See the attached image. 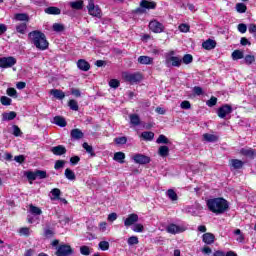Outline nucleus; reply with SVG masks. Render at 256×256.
Segmentation results:
<instances>
[{"instance_id": "nucleus-1", "label": "nucleus", "mask_w": 256, "mask_h": 256, "mask_svg": "<svg viewBox=\"0 0 256 256\" xmlns=\"http://www.w3.org/2000/svg\"><path fill=\"white\" fill-rule=\"evenodd\" d=\"M28 36L32 45L39 51H47V49H49V41L47 40L45 33L40 30H34L30 32Z\"/></svg>"}, {"instance_id": "nucleus-2", "label": "nucleus", "mask_w": 256, "mask_h": 256, "mask_svg": "<svg viewBox=\"0 0 256 256\" xmlns=\"http://www.w3.org/2000/svg\"><path fill=\"white\" fill-rule=\"evenodd\" d=\"M206 205L211 213L216 215H221L229 209V203L223 197L208 199Z\"/></svg>"}, {"instance_id": "nucleus-3", "label": "nucleus", "mask_w": 256, "mask_h": 256, "mask_svg": "<svg viewBox=\"0 0 256 256\" xmlns=\"http://www.w3.org/2000/svg\"><path fill=\"white\" fill-rule=\"evenodd\" d=\"M151 9H157V2L141 0L140 7L134 9L132 13H134V15H143L144 13H147V10L150 11Z\"/></svg>"}, {"instance_id": "nucleus-4", "label": "nucleus", "mask_w": 256, "mask_h": 256, "mask_svg": "<svg viewBox=\"0 0 256 256\" xmlns=\"http://www.w3.org/2000/svg\"><path fill=\"white\" fill-rule=\"evenodd\" d=\"M122 79L126 83H130V85H134V83H141V81H143V74H141V72H135V73L123 72Z\"/></svg>"}, {"instance_id": "nucleus-5", "label": "nucleus", "mask_w": 256, "mask_h": 256, "mask_svg": "<svg viewBox=\"0 0 256 256\" xmlns=\"http://www.w3.org/2000/svg\"><path fill=\"white\" fill-rule=\"evenodd\" d=\"M25 177H27L28 181H36V179H47V171L45 170H35L26 171L24 173Z\"/></svg>"}, {"instance_id": "nucleus-6", "label": "nucleus", "mask_w": 256, "mask_h": 256, "mask_svg": "<svg viewBox=\"0 0 256 256\" xmlns=\"http://www.w3.org/2000/svg\"><path fill=\"white\" fill-rule=\"evenodd\" d=\"M164 64L168 68L181 67V65L183 64V60H181V58H179L178 56H166Z\"/></svg>"}, {"instance_id": "nucleus-7", "label": "nucleus", "mask_w": 256, "mask_h": 256, "mask_svg": "<svg viewBox=\"0 0 256 256\" xmlns=\"http://www.w3.org/2000/svg\"><path fill=\"white\" fill-rule=\"evenodd\" d=\"M17 65V59L13 56L1 57L0 58V67L1 69H9Z\"/></svg>"}, {"instance_id": "nucleus-8", "label": "nucleus", "mask_w": 256, "mask_h": 256, "mask_svg": "<svg viewBox=\"0 0 256 256\" xmlns=\"http://www.w3.org/2000/svg\"><path fill=\"white\" fill-rule=\"evenodd\" d=\"M86 7L89 15L101 18V8H99L98 5L95 6V0H88V5Z\"/></svg>"}, {"instance_id": "nucleus-9", "label": "nucleus", "mask_w": 256, "mask_h": 256, "mask_svg": "<svg viewBox=\"0 0 256 256\" xmlns=\"http://www.w3.org/2000/svg\"><path fill=\"white\" fill-rule=\"evenodd\" d=\"M56 256H70L73 255V248L69 244H61L58 246Z\"/></svg>"}, {"instance_id": "nucleus-10", "label": "nucleus", "mask_w": 256, "mask_h": 256, "mask_svg": "<svg viewBox=\"0 0 256 256\" xmlns=\"http://www.w3.org/2000/svg\"><path fill=\"white\" fill-rule=\"evenodd\" d=\"M148 27L152 33H163L165 31V26L157 20L150 21Z\"/></svg>"}, {"instance_id": "nucleus-11", "label": "nucleus", "mask_w": 256, "mask_h": 256, "mask_svg": "<svg viewBox=\"0 0 256 256\" xmlns=\"http://www.w3.org/2000/svg\"><path fill=\"white\" fill-rule=\"evenodd\" d=\"M218 117L220 119H225L227 115L233 113V107L229 104H224L220 108H218Z\"/></svg>"}, {"instance_id": "nucleus-12", "label": "nucleus", "mask_w": 256, "mask_h": 256, "mask_svg": "<svg viewBox=\"0 0 256 256\" xmlns=\"http://www.w3.org/2000/svg\"><path fill=\"white\" fill-rule=\"evenodd\" d=\"M133 160L138 165H148V163H151V157L143 154H135Z\"/></svg>"}, {"instance_id": "nucleus-13", "label": "nucleus", "mask_w": 256, "mask_h": 256, "mask_svg": "<svg viewBox=\"0 0 256 256\" xmlns=\"http://www.w3.org/2000/svg\"><path fill=\"white\" fill-rule=\"evenodd\" d=\"M139 221V215L136 213L129 214L128 217L124 220L125 227H131V225H135Z\"/></svg>"}, {"instance_id": "nucleus-14", "label": "nucleus", "mask_w": 256, "mask_h": 256, "mask_svg": "<svg viewBox=\"0 0 256 256\" xmlns=\"http://www.w3.org/2000/svg\"><path fill=\"white\" fill-rule=\"evenodd\" d=\"M166 231H167V233H170L171 235H177V233H183V231H185V229L178 226L177 224L172 223L166 227Z\"/></svg>"}, {"instance_id": "nucleus-15", "label": "nucleus", "mask_w": 256, "mask_h": 256, "mask_svg": "<svg viewBox=\"0 0 256 256\" xmlns=\"http://www.w3.org/2000/svg\"><path fill=\"white\" fill-rule=\"evenodd\" d=\"M202 241L206 245H213V243H215V234L211 232L204 233L202 235Z\"/></svg>"}, {"instance_id": "nucleus-16", "label": "nucleus", "mask_w": 256, "mask_h": 256, "mask_svg": "<svg viewBox=\"0 0 256 256\" xmlns=\"http://www.w3.org/2000/svg\"><path fill=\"white\" fill-rule=\"evenodd\" d=\"M202 47L206 51H211V50H213V49H215L217 47V41L209 38V39H207L206 41H204L202 43Z\"/></svg>"}, {"instance_id": "nucleus-17", "label": "nucleus", "mask_w": 256, "mask_h": 256, "mask_svg": "<svg viewBox=\"0 0 256 256\" xmlns=\"http://www.w3.org/2000/svg\"><path fill=\"white\" fill-rule=\"evenodd\" d=\"M51 153L60 157L61 155H65V153H67V148H65L63 145L54 146L51 149Z\"/></svg>"}, {"instance_id": "nucleus-18", "label": "nucleus", "mask_w": 256, "mask_h": 256, "mask_svg": "<svg viewBox=\"0 0 256 256\" xmlns=\"http://www.w3.org/2000/svg\"><path fill=\"white\" fill-rule=\"evenodd\" d=\"M70 136L75 141H79V139H83V137H85V134L83 133V131H81V129L75 128L71 130Z\"/></svg>"}, {"instance_id": "nucleus-19", "label": "nucleus", "mask_w": 256, "mask_h": 256, "mask_svg": "<svg viewBox=\"0 0 256 256\" xmlns=\"http://www.w3.org/2000/svg\"><path fill=\"white\" fill-rule=\"evenodd\" d=\"M50 95H53V97L59 101H63V99H65V92H63L61 89L50 90Z\"/></svg>"}, {"instance_id": "nucleus-20", "label": "nucleus", "mask_w": 256, "mask_h": 256, "mask_svg": "<svg viewBox=\"0 0 256 256\" xmlns=\"http://www.w3.org/2000/svg\"><path fill=\"white\" fill-rule=\"evenodd\" d=\"M77 67L80 71H89V69H91V64L85 59H80L77 62Z\"/></svg>"}, {"instance_id": "nucleus-21", "label": "nucleus", "mask_w": 256, "mask_h": 256, "mask_svg": "<svg viewBox=\"0 0 256 256\" xmlns=\"http://www.w3.org/2000/svg\"><path fill=\"white\" fill-rule=\"evenodd\" d=\"M46 15H61V9L55 6H49L44 9Z\"/></svg>"}, {"instance_id": "nucleus-22", "label": "nucleus", "mask_w": 256, "mask_h": 256, "mask_svg": "<svg viewBox=\"0 0 256 256\" xmlns=\"http://www.w3.org/2000/svg\"><path fill=\"white\" fill-rule=\"evenodd\" d=\"M14 19L15 21H23L24 23H29L30 21L29 14L27 13H16Z\"/></svg>"}, {"instance_id": "nucleus-23", "label": "nucleus", "mask_w": 256, "mask_h": 256, "mask_svg": "<svg viewBox=\"0 0 256 256\" xmlns=\"http://www.w3.org/2000/svg\"><path fill=\"white\" fill-rule=\"evenodd\" d=\"M129 118L133 127H139V125H141V118L139 117V114H130Z\"/></svg>"}, {"instance_id": "nucleus-24", "label": "nucleus", "mask_w": 256, "mask_h": 256, "mask_svg": "<svg viewBox=\"0 0 256 256\" xmlns=\"http://www.w3.org/2000/svg\"><path fill=\"white\" fill-rule=\"evenodd\" d=\"M138 63L140 65H153V58L149 56H140L138 57Z\"/></svg>"}, {"instance_id": "nucleus-25", "label": "nucleus", "mask_w": 256, "mask_h": 256, "mask_svg": "<svg viewBox=\"0 0 256 256\" xmlns=\"http://www.w3.org/2000/svg\"><path fill=\"white\" fill-rule=\"evenodd\" d=\"M245 165V162L239 159H231L230 160V167H233L234 169H243V166Z\"/></svg>"}, {"instance_id": "nucleus-26", "label": "nucleus", "mask_w": 256, "mask_h": 256, "mask_svg": "<svg viewBox=\"0 0 256 256\" xmlns=\"http://www.w3.org/2000/svg\"><path fill=\"white\" fill-rule=\"evenodd\" d=\"M203 137L208 143H217L219 141V136L215 134L205 133Z\"/></svg>"}, {"instance_id": "nucleus-27", "label": "nucleus", "mask_w": 256, "mask_h": 256, "mask_svg": "<svg viewBox=\"0 0 256 256\" xmlns=\"http://www.w3.org/2000/svg\"><path fill=\"white\" fill-rule=\"evenodd\" d=\"M158 155L160 157H169V146L163 145L158 148Z\"/></svg>"}, {"instance_id": "nucleus-28", "label": "nucleus", "mask_w": 256, "mask_h": 256, "mask_svg": "<svg viewBox=\"0 0 256 256\" xmlns=\"http://www.w3.org/2000/svg\"><path fill=\"white\" fill-rule=\"evenodd\" d=\"M141 137L144 141H153V139H155V133L152 131H144L141 133Z\"/></svg>"}, {"instance_id": "nucleus-29", "label": "nucleus", "mask_w": 256, "mask_h": 256, "mask_svg": "<svg viewBox=\"0 0 256 256\" xmlns=\"http://www.w3.org/2000/svg\"><path fill=\"white\" fill-rule=\"evenodd\" d=\"M64 175H65L66 179H68L69 181H75V179H77L75 172L73 170H71V168H66Z\"/></svg>"}, {"instance_id": "nucleus-30", "label": "nucleus", "mask_w": 256, "mask_h": 256, "mask_svg": "<svg viewBox=\"0 0 256 256\" xmlns=\"http://www.w3.org/2000/svg\"><path fill=\"white\" fill-rule=\"evenodd\" d=\"M17 117V112L10 111L8 113L2 114L3 121H13Z\"/></svg>"}, {"instance_id": "nucleus-31", "label": "nucleus", "mask_w": 256, "mask_h": 256, "mask_svg": "<svg viewBox=\"0 0 256 256\" xmlns=\"http://www.w3.org/2000/svg\"><path fill=\"white\" fill-rule=\"evenodd\" d=\"M54 123L58 125V127H67V121L62 116H55Z\"/></svg>"}, {"instance_id": "nucleus-32", "label": "nucleus", "mask_w": 256, "mask_h": 256, "mask_svg": "<svg viewBox=\"0 0 256 256\" xmlns=\"http://www.w3.org/2000/svg\"><path fill=\"white\" fill-rule=\"evenodd\" d=\"M16 31L17 33H20V35H25V33H27V22H22L16 25Z\"/></svg>"}, {"instance_id": "nucleus-33", "label": "nucleus", "mask_w": 256, "mask_h": 256, "mask_svg": "<svg viewBox=\"0 0 256 256\" xmlns=\"http://www.w3.org/2000/svg\"><path fill=\"white\" fill-rule=\"evenodd\" d=\"M114 161L118 163H125V153L123 152H116L113 157Z\"/></svg>"}, {"instance_id": "nucleus-34", "label": "nucleus", "mask_w": 256, "mask_h": 256, "mask_svg": "<svg viewBox=\"0 0 256 256\" xmlns=\"http://www.w3.org/2000/svg\"><path fill=\"white\" fill-rule=\"evenodd\" d=\"M68 107L71 109V111H79V103L75 99L68 101Z\"/></svg>"}, {"instance_id": "nucleus-35", "label": "nucleus", "mask_w": 256, "mask_h": 256, "mask_svg": "<svg viewBox=\"0 0 256 256\" xmlns=\"http://www.w3.org/2000/svg\"><path fill=\"white\" fill-rule=\"evenodd\" d=\"M83 149H85L86 152L89 153V155H91V157H95V151L93 150V146L89 145V143L84 142L82 144Z\"/></svg>"}, {"instance_id": "nucleus-36", "label": "nucleus", "mask_w": 256, "mask_h": 256, "mask_svg": "<svg viewBox=\"0 0 256 256\" xmlns=\"http://www.w3.org/2000/svg\"><path fill=\"white\" fill-rule=\"evenodd\" d=\"M156 143H158V144H164V145H169V143H171V141H169V138H167V136L161 134V135H159V137L157 138Z\"/></svg>"}, {"instance_id": "nucleus-37", "label": "nucleus", "mask_w": 256, "mask_h": 256, "mask_svg": "<svg viewBox=\"0 0 256 256\" xmlns=\"http://www.w3.org/2000/svg\"><path fill=\"white\" fill-rule=\"evenodd\" d=\"M70 6L72 9H76L77 11H80V9H83V0H77L70 3Z\"/></svg>"}, {"instance_id": "nucleus-38", "label": "nucleus", "mask_w": 256, "mask_h": 256, "mask_svg": "<svg viewBox=\"0 0 256 256\" xmlns=\"http://www.w3.org/2000/svg\"><path fill=\"white\" fill-rule=\"evenodd\" d=\"M243 57H244V54H243V51L241 50H234L232 52V59L234 61H238V59H243Z\"/></svg>"}, {"instance_id": "nucleus-39", "label": "nucleus", "mask_w": 256, "mask_h": 256, "mask_svg": "<svg viewBox=\"0 0 256 256\" xmlns=\"http://www.w3.org/2000/svg\"><path fill=\"white\" fill-rule=\"evenodd\" d=\"M52 29L56 33H61L63 31H65V25H63L61 23H54L53 26H52Z\"/></svg>"}, {"instance_id": "nucleus-40", "label": "nucleus", "mask_w": 256, "mask_h": 256, "mask_svg": "<svg viewBox=\"0 0 256 256\" xmlns=\"http://www.w3.org/2000/svg\"><path fill=\"white\" fill-rule=\"evenodd\" d=\"M181 61H182V63H184V65H191V62L193 61V55L185 54L182 57Z\"/></svg>"}, {"instance_id": "nucleus-41", "label": "nucleus", "mask_w": 256, "mask_h": 256, "mask_svg": "<svg viewBox=\"0 0 256 256\" xmlns=\"http://www.w3.org/2000/svg\"><path fill=\"white\" fill-rule=\"evenodd\" d=\"M167 196L169 197V199H171V201H177V199H179V196H177V192H175V190L173 189H169L167 191Z\"/></svg>"}, {"instance_id": "nucleus-42", "label": "nucleus", "mask_w": 256, "mask_h": 256, "mask_svg": "<svg viewBox=\"0 0 256 256\" xmlns=\"http://www.w3.org/2000/svg\"><path fill=\"white\" fill-rule=\"evenodd\" d=\"M236 10L238 13H247V5L244 3H237Z\"/></svg>"}, {"instance_id": "nucleus-43", "label": "nucleus", "mask_w": 256, "mask_h": 256, "mask_svg": "<svg viewBox=\"0 0 256 256\" xmlns=\"http://www.w3.org/2000/svg\"><path fill=\"white\" fill-rule=\"evenodd\" d=\"M127 244L130 246L139 245V237H137V236L129 237L127 240Z\"/></svg>"}, {"instance_id": "nucleus-44", "label": "nucleus", "mask_w": 256, "mask_h": 256, "mask_svg": "<svg viewBox=\"0 0 256 256\" xmlns=\"http://www.w3.org/2000/svg\"><path fill=\"white\" fill-rule=\"evenodd\" d=\"M120 85H121V81H119L118 79H111L109 81V87H111V89H118Z\"/></svg>"}, {"instance_id": "nucleus-45", "label": "nucleus", "mask_w": 256, "mask_h": 256, "mask_svg": "<svg viewBox=\"0 0 256 256\" xmlns=\"http://www.w3.org/2000/svg\"><path fill=\"white\" fill-rule=\"evenodd\" d=\"M51 195L53 196V199H61V190L59 188H53L51 190Z\"/></svg>"}, {"instance_id": "nucleus-46", "label": "nucleus", "mask_w": 256, "mask_h": 256, "mask_svg": "<svg viewBox=\"0 0 256 256\" xmlns=\"http://www.w3.org/2000/svg\"><path fill=\"white\" fill-rule=\"evenodd\" d=\"M30 212L32 213V215H41V213H43L41 208L33 206V204L30 205Z\"/></svg>"}, {"instance_id": "nucleus-47", "label": "nucleus", "mask_w": 256, "mask_h": 256, "mask_svg": "<svg viewBox=\"0 0 256 256\" xmlns=\"http://www.w3.org/2000/svg\"><path fill=\"white\" fill-rule=\"evenodd\" d=\"M244 61L246 65H253L255 63V56L248 54L244 57Z\"/></svg>"}, {"instance_id": "nucleus-48", "label": "nucleus", "mask_w": 256, "mask_h": 256, "mask_svg": "<svg viewBox=\"0 0 256 256\" xmlns=\"http://www.w3.org/2000/svg\"><path fill=\"white\" fill-rule=\"evenodd\" d=\"M114 143H116V145H126L127 137H125V136L117 137L114 139Z\"/></svg>"}, {"instance_id": "nucleus-49", "label": "nucleus", "mask_w": 256, "mask_h": 256, "mask_svg": "<svg viewBox=\"0 0 256 256\" xmlns=\"http://www.w3.org/2000/svg\"><path fill=\"white\" fill-rule=\"evenodd\" d=\"M98 246L101 251H109V242L108 241H100Z\"/></svg>"}, {"instance_id": "nucleus-50", "label": "nucleus", "mask_w": 256, "mask_h": 256, "mask_svg": "<svg viewBox=\"0 0 256 256\" xmlns=\"http://www.w3.org/2000/svg\"><path fill=\"white\" fill-rule=\"evenodd\" d=\"M19 235H24V237H29L31 235V231L29 227H22L19 229Z\"/></svg>"}, {"instance_id": "nucleus-51", "label": "nucleus", "mask_w": 256, "mask_h": 256, "mask_svg": "<svg viewBox=\"0 0 256 256\" xmlns=\"http://www.w3.org/2000/svg\"><path fill=\"white\" fill-rule=\"evenodd\" d=\"M178 29L181 33H189V31H191V26H189V24H180Z\"/></svg>"}, {"instance_id": "nucleus-52", "label": "nucleus", "mask_w": 256, "mask_h": 256, "mask_svg": "<svg viewBox=\"0 0 256 256\" xmlns=\"http://www.w3.org/2000/svg\"><path fill=\"white\" fill-rule=\"evenodd\" d=\"M132 231H134V233H143V231H145V226H143V224H135Z\"/></svg>"}, {"instance_id": "nucleus-53", "label": "nucleus", "mask_w": 256, "mask_h": 256, "mask_svg": "<svg viewBox=\"0 0 256 256\" xmlns=\"http://www.w3.org/2000/svg\"><path fill=\"white\" fill-rule=\"evenodd\" d=\"M80 253L81 255L89 256L91 255V248H89V246H81Z\"/></svg>"}, {"instance_id": "nucleus-54", "label": "nucleus", "mask_w": 256, "mask_h": 256, "mask_svg": "<svg viewBox=\"0 0 256 256\" xmlns=\"http://www.w3.org/2000/svg\"><path fill=\"white\" fill-rule=\"evenodd\" d=\"M242 155H245L246 157H253L255 155V150L253 149H242L241 150Z\"/></svg>"}, {"instance_id": "nucleus-55", "label": "nucleus", "mask_w": 256, "mask_h": 256, "mask_svg": "<svg viewBox=\"0 0 256 256\" xmlns=\"http://www.w3.org/2000/svg\"><path fill=\"white\" fill-rule=\"evenodd\" d=\"M6 93L8 97H14L15 99H17V90L15 88L13 87L8 88L6 90Z\"/></svg>"}, {"instance_id": "nucleus-56", "label": "nucleus", "mask_w": 256, "mask_h": 256, "mask_svg": "<svg viewBox=\"0 0 256 256\" xmlns=\"http://www.w3.org/2000/svg\"><path fill=\"white\" fill-rule=\"evenodd\" d=\"M65 160H57L54 164V169H56V171H59V169H63V167H65Z\"/></svg>"}, {"instance_id": "nucleus-57", "label": "nucleus", "mask_w": 256, "mask_h": 256, "mask_svg": "<svg viewBox=\"0 0 256 256\" xmlns=\"http://www.w3.org/2000/svg\"><path fill=\"white\" fill-rule=\"evenodd\" d=\"M11 102H12L11 98H9L7 96H2L0 98V103H2V105L6 106V107L11 105Z\"/></svg>"}, {"instance_id": "nucleus-58", "label": "nucleus", "mask_w": 256, "mask_h": 256, "mask_svg": "<svg viewBox=\"0 0 256 256\" xmlns=\"http://www.w3.org/2000/svg\"><path fill=\"white\" fill-rule=\"evenodd\" d=\"M208 107H215L217 105V97L211 96V98L206 102Z\"/></svg>"}, {"instance_id": "nucleus-59", "label": "nucleus", "mask_w": 256, "mask_h": 256, "mask_svg": "<svg viewBox=\"0 0 256 256\" xmlns=\"http://www.w3.org/2000/svg\"><path fill=\"white\" fill-rule=\"evenodd\" d=\"M13 135L14 137H21V135H23V132H21V128H19V126H13Z\"/></svg>"}, {"instance_id": "nucleus-60", "label": "nucleus", "mask_w": 256, "mask_h": 256, "mask_svg": "<svg viewBox=\"0 0 256 256\" xmlns=\"http://www.w3.org/2000/svg\"><path fill=\"white\" fill-rule=\"evenodd\" d=\"M193 93L195 95L201 96V95H203V88H201V86H195L193 88Z\"/></svg>"}, {"instance_id": "nucleus-61", "label": "nucleus", "mask_w": 256, "mask_h": 256, "mask_svg": "<svg viewBox=\"0 0 256 256\" xmlns=\"http://www.w3.org/2000/svg\"><path fill=\"white\" fill-rule=\"evenodd\" d=\"M181 109H191V102L184 100L180 104Z\"/></svg>"}, {"instance_id": "nucleus-62", "label": "nucleus", "mask_w": 256, "mask_h": 256, "mask_svg": "<svg viewBox=\"0 0 256 256\" xmlns=\"http://www.w3.org/2000/svg\"><path fill=\"white\" fill-rule=\"evenodd\" d=\"M238 31L239 33H247V24H238Z\"/></svg>"}, {"instance_id": "nucleus-63", "label": "nucleus", "mask_w": 256, "mask_h": 256, "mask_svg": "<svg viewBox=\"0 0 256 256\" xmlns=\"http://www.w3.org/2000/svg\"><path fill=\"white\" fill-rule=\"evenodd\" d=\"M81 161V158L79 156H72L70 158L71 165H77Z\"/></svg>"}, {"instance_id": "nucleus-64", "label": "nucleus", "mask_w": 256, "mask_h": 256, "mask_svg": "<svg viewBox=\"0 0 256 256\" xmlns=\"http://www.w3.org/2000/svg\"><path fill=\"white\" fill-rule=\"evenodd\" d=\"M248 31L249 33L253 34V33H256V24H250L249 27H248Z\"/></svg>"}]
</instances>
